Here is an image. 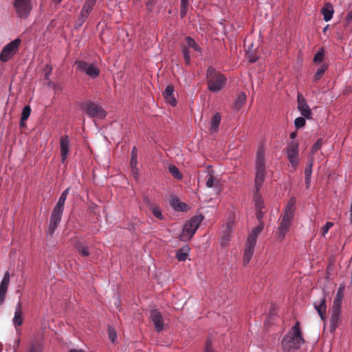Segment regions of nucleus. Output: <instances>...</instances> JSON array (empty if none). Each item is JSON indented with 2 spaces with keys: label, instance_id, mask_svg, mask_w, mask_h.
<instances>
[{
  "label": "nucleus",
  "instance_id": "obj_29",
  "mask_svg": "<svg viewBox=\"0 0 352 352\" xmlns=\"http://www.w3.org/2000/svg\"><path fill=\"white\" fill-rule=\"evenodd\" d=\"M180 46L182 48L184 58L185 60V63L186 65H189L190 63V55L188 47L185 43H182Z\"/></svg>",
  "mask_w": 352,
  "mask_h": 352
},
{
  "label": "nucleus",
  "instance_id": "obj_64",
  "mask_svg": "<svg viewBox=\"0 0 352 352\" xmlns=\"http://www.w3.org/2000/svg\"><path fill=\"white\" fill-rule=\"evenodd\" d=\"M19 342H20V340L19 339L16 340L15 342H14V345L16 344V346H19Z\"/></svg>",
  "mask_w": 352,
  "mask_h": 352
},
{
  "label": "nucleus",
  "instance_id": "obj_44",
  "mask_svg": "<svg viewBox=\"0 0 352 352\" xmlns=\"http://www.w3.org/2000/svg\"><path fill=\"white\" fill-rule=\"evenodd\" d=\"M230 241V234H225L221 239L220 241L221 246L224 248L228 245V243Z\"/></svg>",
  "mask_w": 352,
  "mask_h": 352
},
{
  "label": "nucleus",
  "instance_id": "obj_51",
  "mask_svg": "<svg viewBox=\"0 0 352 352\" xmlns=\"http://www.w3.org/2000/svg\"><path fill=\"white\" fill-rule=\"evenodd\" d=\"M263 215H264V212H262V210H256V218L258 221V223H264L262 220Z\"/></svg>",
  "mask_w": 352,
  "mask_h": 352
},
{
  "label": "nucleus",
  "instance_id": "obj_50",
  "mask_svg": "<svg viewBox=\"0 0 352 352\" xmlns=\"http://www.w3.org/2000/svg\"><path fill=\"white\" fill-rule=\"evenodd\" d=\"M322 146V140L321 139H319L316 141V142L314 144L313 147H312V151L314 152H316L318 150H319L320 148Z\"/></svg>",
  "mask_w": 352,
  "mask_h": 352
},
{
  "label": "nucleus",
  "instance_id": "obj_53",
  "mask_svg": "<svg viewBox=\"0 0 352 352\" xmlns=\"http://www.w3.org/2000/svg\"><path fill=\"white\" fill-rule=\"evenodd\" d=\"M345 21H346V24H349L351 22V21H352V10L349 11L347 13V14L346 15V17H345Z\"/></svg>",
  "mask_w": 352,
  "mask_h": 352
},
{
  "label": "nucleus",
  "instance_id": "obj_13",
  "mask_svg": "<svg viewBox=\"0 0 352 352\" xmlns=\"http://www.w3.org/2000/svg\"><path fill=\"white\" fill-rule=\"evenodd\" d=\"M298 109L305 118L310 119L311 118V111L305 100L300 94L298 95Z\"/></svg>",
  "mask_w": 352,
  "mask_h": 352
},
{
  "label": "nucleus",
  "instance_id": "obj_56",
  "mask_svg": "<svg viewBox=\"0 0 352 352\" xmlns=\"http://www.w3.org/2000/svg\"><path fill=\"white\" fill-rule=\"evenodd\" d=\"M311 177H305V184L307 186V188H309V184L311 183Z\"/></svg>",
  "mask_w": 352,
  "mask_h": 352
},
{
  "label": "nucleus",
  "instance_id": "obj_12",
  "mask_svg": "<svg viewBox=\"0 0 352 352\" xmlns=\"http://www.w3.org/2000/svg\"><path fill=\"white\" fill-rule=\"evenodd\" d=\"M150 318L153 322L155 329L157 332L164 329V322L161 312L157 309H153L151 311Z\"/></svg>",
  "mask_w": 352,
  "mask_h": 352
},
{
  "label": "nucleus",
  "instance_id": "obj_23",
  "mask_svg": "<svg viewBox=\"0 0 352 352\" xmlns=\"http://www.w3.org/2000/svg\"><path fill=\"white\" fill-rule=\"evenodd\" d=\"M13 323L15 326H20L23 323L22 307L21 304L19 302L16 306Z\"/></svg>",
  "mask_w": 352,
  "mask_h": 352
},
{
  "label": "nucleus",
  "instance_id": "obj_63",
  "mask_svg": "<svg viewBox=\"0 0 352 352\" xmlns=\"http://www.w3.org/2000/svg\"><path fill=\"white\" fill-rule=\"evenodd\" d=\"M50 72H51V69L48 72H46V74H45V80H48L49 79V76H50Z\"/></svg>",
  "mask_w": 352,
  "mask_h": 352
},
{
  "label": "nucleus",
  "instance_id": "obj_41",
  "mask_svg": "<svg viewBox=\"0 0 352 352\" xmlns=\"http://www.w3.org/2000/svg\"><path fill=\"white\" fill-rule=\"evenodd\" d=\"M167 103L170 104L172 107H175L177 104V100L173 94L164 97Z\"/></svg>",
  "mask_w": 352,
  "mask_h": 352
},
{
  "label": "nucleus",
  "instance_id": "obj_18",
  "mask_svg": "<svg viewBox=\"0 0 352 352\" xmlns=\"http://www.w3.org/2000/svg\"><path fill=\"white\" fill-rule=\"evenodd\" d=\"M264 228V223H258V226L252 228L249 234L247 241L248 242L256 244V241L258 234L262 232Z\"/></svg>",
  "mask_w": 352,
  "mask_h": 352
},
{
  "label": "nucleus",
  "instance_id": "obj_4",
  "mask_svg": "<svg viewBox=\"0 0 352 352\" xmlns=\"http://www.w3.org/2000/svg\"><path fill=\"white\" fill-rule=\"evenodd\" d=\"M208 89L211 92H219L226 85V78L214 67H209L206 72Z\"/></svg>",
  "mask_w": 352,
  "mask_h": 352
},
{
  "label": "nucleus",
  "instance_id": "obj_21",
  "mask_svg": "<svg viewBox=\"0 0 352 352\" xmlns=\"http://www.w3.org/2000/svg\"><path fill=\"white\" fill-rule=\"evenodd\" d=\"M314 307L317 310L320 318L324 320L327 309L324 298H321L318 302H315Z\"/></svg>",
  "mask_w": 352,
  "mask_h": 352
},
{
  "label": "nucleus",
  "instance_id": "obj_54",
  "mask_svg": "<svg viewBox=\"0 0 352 352\" xmlns=\"http://www.w3.org/2000/svg\"><path fill=\"white\" fill-rule=\"evenodd\" d=\"M154 2H155V1L148 0V1L146 2V4L148 10H152L153 5H154Z\"/></svg>",
  "mask_w": 352,
  "mask_h": 352
},
{
  "label": "nucleus",
  "instance_id": "obj_52",
  "mask_svg": "<svg viewBox=\"0 0 352 352\" xmlns=\"http://www.w3.org/2000/svg\"><path fill=\"white\" fill-rule=\"evenodd\" d=\"M187 9H188V6H181V9H180V16L181 18H184L185 17V16L186 15V13H187Z\"/></svg>",
  "mask_w": 352,
  "mask_h": 352
},
{
  "label": "nucleus",
  "instance_id": "obj_25",
  "mask_svg": "<svg viewBox=\"0 0 352 352\" xmlns=\"http://www.w3.org/2000/svg\"><path fill=\"white\" fill-rule=\"evenodd\" d=\"M171 206L177 211H186L188 208L187 204L184 202H181L177 198L171 200Z\"/></svg>",
  "mask_w": 352,
  "mask_h": 352
},
{
  "label": "nucleus",
  "instance_id": "obj_8",
  "mask_svg": "<svg viewBox=\"0 0 352 352\" xmlns=\"http://www.w3.org/2000/svg\"><path fill=\"white\" fill-rule=\"evenodd\" d=\"M21 43L19 38H16L8 43L2 50L0 54V60L3 62H7L16 54Z\"/></svg>",
  "mask_w": 352,
  "mask_h": 352
},
{
  "label": "nucleus",
  "instance_id": "obj_11",
  "mask_svg": "<svg viewBox=\"0 0 352 352\" xmlns=\"http://www.w3.org/2000/svg\"><path fill=\"white\" fill-rule=\"evenodd\" d=\"M63 209L54 207L53 208L49 225V232L53 234L62 219Z\"/></svg>",
  "mask_w": 352,
  "mask_h": 352
},
{
  "label": "nucleus",
  "instance_id": "obj_36",
  "mask_svg": "<svg viewBox=\"0 0 352 352\" xmlns=\"http://www.w3.org/2000/svg\"><path fill=\"white\" fill-rule=\"evenodd\" d=\"M130 164L131 166H135L138 164V150L135 146H134L131 151Z\"/></svg>",
  "mask_w": 352,
  "mask_h": 352
},
{
  "label": "nucleus",
  "instance_id": "obj_40",
  "mask_svg": "<svg viewBox=\"0 0 352 352\" xmlns=\"http://www.w3.org/2000/svg\"><path fill=\"white\" fill-rule=\"evenodd\" d=\"M342 302V299L335 298L332 310L341 311Z\"/></svg>",
  "mask_w": 352,
  "mask_h": 352
},
{
  "label": "nucleus",
  "instance_id": "obj_24",
  "mask_svg": "<svg viewBox=\"0 0 352 352\" xmlns=\"http://www.w3.org/2000/svg\"><path fill=\"white\" fill-rule=\"evenodd\" d=\"M221 122V115L216 113L211 118L210 131L211 133L216 132Z\"/></svg>",
  "mask_w": 352,
  "mask_h": 352
},
{
  "label": "nucleus",
  "instance_id": "obj_48",
  "mask_svg": "<svg viewBox=\"0 0 352 352\" xmlns=\"http://www.w3.org/2000/svg\"><path fill=\"white\" fill-rule=\"evenodd\" d=\"M205 352H217L212 347V344L210 340H208L205 346Z\"/></svg>",
  "mask_w": 352,
  "mask_h": 352
},
{
  "label": "nucleus",
  "instance_id": "obj_9",
  "mask_svg": "<svg viewBox=\"0 0 352 352\" xmlns=\"http://www.w3.org/2000/svg\"><path fill=\"white\" fill-rule=\"evenodd\" d=\"M76 70L85 72L87 76L95 78L100 75V69L94 63L89 64L85 61H76Z\"/></svg>",
  "mask_w": 352,
  "mask_h": 352
},
{
  "label": "nucleus",
  "instance_id": "obj_45",
  "mask_svg": "<svg viewBox=\"0 0 352 352\" xmlns=\"http://www.w3.org/2000/svg\"><path fill=\"white\" fill-rule=\"evenodd\" d=\"M344 289H345L344 285H340L338 289L336 298H340L342 300L343 297H344Z\"/></svg>",
  "mask_w": 352,
  "mask_h": 352
},
{
  "label": "nucleus",
  "instance_id": "obj_3",
  "mask_svg": "<svg viewBox=\"0 0 352 352\" xmlns=\"http://www.w3.org/2000/svg\"><path fill=\"white\" fill-rule=\"evenodd\" d=\"M266 173L264 147L260 146L257 149L255 160L254 186L257 193L260 191L265 181Z\"/></svg>",
  "mask_w": 352,
  "mask_h": 352
},
{
  "label": "nucleus",
  "instance_id": "obj_14",
  "mask_svg": "<svg viewBox=\"0 0 352 352\" xmlns=\"http://www.w3.org/2000/svg\"><path fill=\"white\" fill-rule=\"evenodd\" d=\"M60 157L62 162H65L69 151L70 142L68 136H63L60 140Z\"/></svg>",
  "mask_w": 352,
  "mask_h": 352
},
{
  "label": "nucleus",
  "instance_id": "obj_19",
  "mask_svg": "<svg viewBox=\"0 0 352 352\" xmlns=\"http://www.w3.org/2000/svg\"><path fill=\"white\" fill-rule=\"evenodd\" d=\"M341 311L332 310L330 318V331L333 332L339 326L340 322Z\"/></svg>",
  "mask_w": 352,
  "mask_h": 352
},
{
  "label": "nucleus",
  "instance_id": "obj_2",
  "mask_svg": "<svg viewBox=\"0 0 352 352\" xmlns=\"http://www.w3.org/2000/svg\"><path fill=\"white\" fill-rule=\"evenodd\" d=\"M296 202V199L291 197L285 207L284 213L276 233L278 238L280 239H284L290 228L294 217Z\"/></svg>",
  "mask_w": 352,
  "mask_h": 352
},
{
  "label": "nucleus",
  "instance_id": "obj_60",
  "mask_svg": "<svg viewBox=\"0 0 352 352\" xmlns=\"http://www.w3.org/2000/svg\"><path fill=\"white\" fill-rule=\"evenodd\" d=\"M297 135V133L296 132H292L290 133V138L292 139L293 140H296L295 138Z\"/></svg>",
  "mask_w": 352,
  "mask_h": 352
},
{
  "label": "nucleus",
  "instance_id": "obj_27",
  "mask_svg": "<svg viewBox=\"0 0 352 352\" xmlns=\"http://www.w3.org/2000/svg\"><path fill=\"white\" fill-rule=\"evenodd\" d=\"M206 185L208 188L218 189L219 186V182L212 175H209L208 176Z\"/></svg>",
  "mask_w": 352,
  "mask_h": 352
},
{
  "label": "nucleus",
  "instance_id": "obj_22",
  "mask_svg": "<svg viewBox=\"0 0 352 352\" xmlns=\"http://www.w3.org/2000/svg\"><path fill=\"white\" fill-rule=\"evenodd\" d=\"M190 247L188 245H185L180 248L176 252V258L179 261H185L187 260L189 253Z\"/></svg>",
  "mask_w": 352,
  "mask_h": 352
},
{
  "label": "nucleus",
  "instance_id": "obj_6",
  "mask_svg": "<svg viewBox=\"0 0 352 352\" xmlns=\"http://www.w3.org/2000/svg\"><path fill=\"white\" fill-rule=\"evenodd\" d=\"M299 144L298 140H292L287 148V157L295 170L299 164Z\"/></svg>",
  "mask_w": 352,
  "mask_h": 352
},
{
  "label": "nucleus",
  "instance_id": "obj_46",
  "mask_svg": "<svg viewBox=\"0 0 352 352\" xmlns=\"http://www.w3.org/2000/svg\"><path fill=\"white\" fill-rule=\"evenodd\" d=\"M173 92H174V87H173V86L168 85L165 89V91L163 93V96L164 97V96H166L173 95Z\"/></svg>",
  "mask_w": 352,
  "mask_h": 352
},
{
  "label": "nucleus",
  "instance_id": "obj_15",
  "mask_svg": "<svg viewBox=\"0 0 352 352\" xmlns=\"http://www.w3.org/2000/svg\"><path fill=\"white\" fill-rule=\"evenodd\" d=\"M9 283L10 274L8 272H6L0 285V305H2L5 300Z\"/></svg>",
  "mask_w": 352,
  "mask_h": 352
},
{
  "label": "nucleus",
  "instance_id": "obj_5",
  "mask_svg": "<svg viewBox=\"0 0 352 352\" xmlns=\"http://www.w3.org/2000/svg\"><path fill=\"white\" fill-rule=\"evenodd\" d=\"M80 108L83 112L91 118L102 119L107 116V112L98 102L90 100L83 102L80 104Z\"/></svg>",
  "mask_w": 352,
  "mask_h": 352
},
{
  "label": "nucleus",
  "instance_id": "obj_38",
  "mask_svg": "<svg viewBox=\"0 0 352 352\" xmlns=\"http://www.w3.org/2000/svg\"><path fill=\"white\" fill-rule=\"evenodd\" d=\"M306 123L305 117H298L294 120V125L296 129H300L305 126Z\"/></svg>",
  "mask_w": 352,
  "mask_h": 352
},
{
  "label": "nucleus",
  "instance_id": "obj_1",
  "mask_svg": "<svg viewBox=\"0 0 352 352\" xmlns=\"http://www.w3.org/2000/svg\"><path fill=\"white\" fill-rule=\"evenodd\" d=\"M305 343L302 332L300 329V322L296 321L281 341V347L285 351L296 350Z\"/></svg>",
  "mask_w": 352,
  "mask_h": 352
},
{
  "label": "nucleus",
  "instance_id": "obj_31",
  "mask_svg": "<svg viewBox=\"0 0 352 352\" xmlns=\"http://www.w3.org/2000/svg\"><path fill=\"white\" fill-rule=\"evenodd\" d=\"M327 65L323 64L320 67V68L318 69L317 72H316L314 79L315 81L319 80L323 76V74L325 73L326 70L327 69Z\"/></svg>",
  "mask_w": 352,
  "mask_h": 352
},
{
  "label": "nucleus",
  "instance_id": "obj_59",
  "mask_svg": "<svg viewBox=\"0 0 352 352\" xmlns=\"http://www.w3.org/2000/svg\"><path fill=\"white\" fill-rule=\"evenodd\" d=\"M69 352H85V351L82 349H70Z\"/></svg>",
  "mask_w": 352,
  "mask_h": 352
},
{
  "label": "nucleus",
  "instance_id": "obj_33",
  "mask_svg": "<svg viewBox=\"0 0 352 352\" xmlns=\"http://www.w3.org/2000/svg\"><path fill=\"white\" fill-rule=\"evenodd\" d=\"M153 214L158 219H162L163 215L162 214L160 207L156 205H152L150 208Z\"/></svg>",
  "mask_w": 352,
  "mask_h": 352
},
{
  "label": "nucleus",
  "instance_id": "obj_20",
  "mask_svg": "<svg viewBox=\"0 0 352 352\" xmlns=\"http://www.w3.org/2000/svg\"><path fill=\"white\" fill-rule=\"evenodd\" d=\"M333 8L331 3H326L324 7L321 10V13L323 16V19L327 22L329 21L333 15Z\"/></svg>",
  "mask_w": 352,
  "mask_h": 352
},
{
  "label": "nucleus",
  "instance_id": "obj_26",
  "mask_svg": "<svg viewBox=\"0 0 352 352\" xmlns=\"http://www.w3.org/2000/svg\"><path fill=\"white\" fill-rule=\"evenodd\" d=\"M185 41H186L185 44L188 46V48H192L195 52H201V47L190 36H186L185 38Z\"/></svg>",
  "mask_w": 352,
  "mask_h": 352
},
{
  "label": "nucleus",
  "instance_id": "obj_35",
  "mask_svg": "<svg viewBox=\"0 0 352 352\" xmlns=\"http://www.w3.org/2000/svg\"><path fill=\"white\" fill-rule=\"evenodd\" d=\"M324 50L323 48L320 49L314 57V63H321L322 62L324 56Z\"/></svg>",
  "mask_w": 352,
  "mask_h": 352
},
{
  "label": "nucleus",
  "instance_id": "obj_43",
  "mask_svg": "<svg viewBox=\"0 0 352 352\" xmlns=\"http://www.w3.org/2000/svg\"><path fill=\"white\" fill-rule=\"evenodd\" d=\"M66 199H67V197H65V195L63 196V195H60V196L58 199V201L54 207H57V208L64 210V205H65Z\"/></svg>",
  "mask_w": 352,
  "mask_h": 352
},
{
  "label": "nucleus",
  "instance_id": "obj_42",
  "mask_svg": "<svg viewBox=\"0 0 352 352\" xmlns=\"http://www.w3.org/2000/svg\"><path fill=\"white\" fill-rule=\"evenodd\" d=\"M312 167H313V161L310 160V162L307 165V167L305 170V177H311L312 174Z\"/></svg>",
  "mask_w": 352,
  "mask_h": 352
},
{
  "label": "nucleus",
  "instance_id": "obj_7",
  "mask_svg": "<svg viewBox=\"0 0 352 352\" xmlns=\"http://www.w3.org/2000/svg\"><path fill=\"white\" fill-rule=\"evenodd\" d=\"M14 8L18 17L26 19L32 10L30 0H14Z\"/></svg>",
  "mask_w": 352,
  "mask_h": 352
},
{
  "label": "nucleus",
  "instance_id": "obj_32",
  "mask_svg": "<svg viewBox=\"0 0 352 352\" xmlns=\"http://www.w3.org/2000/svg\"><path fill=\"white\" fill-rule=\"evenodd\" d=\"M168 170L176 179H180L182 178V174L179 172V169L175 166H169Z\"/></svg>",
  "mask_w": 352,
  "mask_h": 352
},
{
  "label": "nucleus",
  "instance_id": "obj_10",
  "mask_svg": "<svg viewBox=\"0 0 352 352\" xmlns=\"http://www.w3.org/2000/svg\"><path fill=\"white\" fill-rule=\"evenodd\" d=\"M203 219L202 216H195L186 222L183 228L184 235H186L188 239H190L198 229L200 223L203 221Z\"/></svg>",
  "mask_w": 352,
  "mask_h": 352
},
{
  "label": "nucleus",
  "instance_id": "obj_30",
  "mask_svg": "<svg viewBox=\"0 0 352 352\" xmlns=\"http://www.w3.org/2000/svg\"><path fill=\"white\" fill-rule=\"evenodd\" d=\"M246 100V94L244 92H241L236 98L234 107L236 109H239L245 103Z\"/></svg>",
  "mask_w": 352,
  "mask_h": 352
},
{
  "label": "nucleus",
  "instance_id": "obj_28",
  "mask_svg": "<svg viewBox=\"0 0 352 352\" xmlns=\"http://www.w3.org/2000/svg\"><path fill=\"white\" fill-rule=\"evenodd\" d=\"M254 204L256 210H262L264 208V201L259 195V192L257 194L256 190L254 192Z\"/></svg>",
  "mask_w": 352,
  "mask_h": 352
},
{
  "label": "nucleus",
  "instance_id": "obj_34",
  "mask_svg": "<svg viewBox=\"0 0 352 352\" xmlns=\"http://www.w3.org/2000/svg\"><path fill=\"white\" fill-rule=\"evenodd\" d=\"M31 113V108L29 105H26L24 107L22 111L21 116V122H24L30 117Z\"/></svg>",
  "mask_w": 352,
  "mask_h": 352
},
{
  "label": "nucleus",
  "instance_id": "obj_62",
  "mask_svg": "<svg viewBox=\"0 0 352 352\" xmlns=\"http://www.w3.org/2000/svg\"><path fill=\"white\" fill-rule=\"evenodd\" d=\"M349 222L352 224V209L349 210Z\"/></svg>",
  "mask_w": 352,
  "mask_h": 352
},
{
  "label": "nucleus",
  "instance_id": "obj_47",
  "mask_svg": "<svg viewBox=\"0 0 352 352\" xmlns=\"http://www.w3.org/2000/svg\"><path fill=\"white\" fill-rule=\"evenodd\" d=\"M109 339L111 340V342H114L117 338V335H116V332L112 329H109Z\"/></svg>",
  "mask_w": 352,
  "mask_h": 352
},
{
  "label": "nucleus",
  "instance_id": "obj_37",
  "mask_svg": "<svg viewBox=\"0 0 352 352\" xmlns=\"http://www.w3.org/2000/svg\"><path fill=\"white\" fill-rule=\"evenodd\" d=\"M76 248L78 249V252L84 256H88L90 254L87 246L78 244L76 245Z\"/></svg>",
  "mask_w": 352,
  "mask_h": 352
},
{
  "label": "nucleus",
  "instance_id": "obj_49",
  "mask_svg": "<svg viewBox=\"0 0 352 352\" xmlns=\"http://www.w3.org/2000/svg\"><path fill=\"white\" fill-rule=\"evenodd\" d=\"M131 173H132L133 176L134 177V178L138 179V176H139V172H138V168L137 167V165L131 166Z\"/></svg>",
  "mask_w": 352,
  "mask_h": 352
},
{
  "label": "nucleus",
  "instance_id": "obj_61",
  "mask_svg": "<svg viewBox=\"0 0 352 352\" xmlns=\"http://www.w3.org/2000/svg\"><path fill=\"white\" fill-rule=\"evenodd\" d=\"M81 19H82V18L80 16V19L76 21V23L75 24L76 26L78 27V26H81L82 25V23H81Z\"/></svg>",
  "mask_w": 352,
  "mask_h": 352
},
{
  "label": "nucleus",
  "instance_id": "obj_39",
  "mask_svg": "<svg viewBox=\"0 0 352 352\" xmlns=\"http://www.w3.org/2000/svg\"><path fill=\"white\" fill-rule=\"evenodd\" d=\"M333 226V223L328 221L321 228V235L324 236L325 234L329 232V229Z\"/></svg>",
  "mask_w": 352,
  "mask_h": 352
},
{
  "label": "nucleus",
  "instance_id": "obj_17",
  "mask_svg": "<svg viewBox=\"0 0 352 352\" xmlns=\"http://www.w3.org/2000/svg\"><path fill=\"white\" fill-rule=\"evenodd\" d=\"M255 245L256 244L254 243L246 241L243 258V262L244 265H247L250 263L254 254Z\"/></svg>",
  "mask_w": 352,
  "mask_h": 352
},
{
  "label": "nucleus",
  "instance_id": "obj_58",
  "mask_svg": "<svg viewBox=\"0 0 352 352\" xmlns=\"http://www.w3.org/2000/svg\"><path fill=\"white\" fill-rule=\"evenodd\" d=\"M189 3V0H181V6H188Z\"/></svg>",
  "mask_w": 352,
  "mask_h": 352
},
{
  "label": "nucleus",
  "instance_id": "obj_57",
  "mask_svg": "<svg viewBox=\"0 0 352 352\" xmlns=\"http://www.w3.org/2000/svg\"><path fill=\"white\" fill-rule=\"evenodd\" d=\"M69 190L70 188H67L63 192H62V195H65V197H67L68 194H69Z\"/></svg>",
  "mask_w": 352,
  "mask_h": 352
},
{
  "label": "nucleus",
  "instance_id": "obj_55",
  "mask_svg": "<svg viewBox=\"0 0 352 352\" xmlns=\"http://www.w3.org/2000/svg\"><path fill=\"white\" fill-rule=\"evenodd\" d=\"M29 352H41V349L38 346H32L29 350Z\"/></svg>",
  "mask_w": 352,
  "mask_h": 352
},
{
  "label": "nucleus",
  "instance_id": "obj_16",
  "mask_svg": "<svg viewBox=\"0 0 352 352\" xmlns=\"http://www.w3.org/2000/svg\"><path fill=\"white\" fill-rule=\"evenodd\" d=\"M97 0H85V4L80 11L81 23H83L91 12L93 7L96 4Z\"/></svg>",
  "mask_w": 352,
  "mask_h": 352
}]
</instances>
